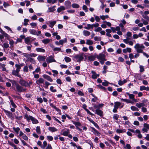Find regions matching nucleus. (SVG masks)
Masks as SVG:
<instances>
[{
  "label": "nucleus",
  "instance_id": "79ce46f5",
  "mask_svg": "<svg viewBox=\"0 0 149 149\" xmlns=\"http://www.w3.org/2000/svg\"><path fill=\"white\" fill-rule=\"evenodd\" d=\"M29 20L28 19H24V25L25 26H26L28 25V22H29Z\"/></svg>",
  "mask_w": 149,
  "mask_h": 149
},
{
  "label": "nucleus",
  "instance_id": "7ed1b4c3",
  "mask_svg": "<svg viewBox=\"0 0 149 149\" xmlns=\"http://www.w3.org/2000/svg\"><path fill=\"white\" fill-rule=\"evenodd\" d=\"M24 117L28 121L31 120L33 124H36L38 123V120L35 118L31 116H28L27 114H26L24 115Z\"/></svg>",
  "mask_w": 149,
  "mask_h": 149
},
{
  "label": "nucleus",
  "instance_id": "cd10ccee",
  "mask_svg": "<svg viewBox=\"0 0 149 149\" xmlns=\"http://www.w3.org/2000/svg\"><path fill=\"white\" fill-rule=\"evenodd\" d=\"M141 14L142 16V17L145 19L147 20L148 21H149V17L147 15H145L144 14H143V12H142V13Z\"/></svg>",
  "mask_w": 149,
  "mask_h": 149
},
{
  "label": "nucleus",
  "instance_id": "49530a36",
  "mask_svg": "<svg viewBox=\"0 0 149 149\" xmlns=\"http://www.w3.org/2000/svg\"><path fill=\"white\" fill-rule=\"evenodd\" d=\"M109 83L106 80H104V82L102 83V85L105 86H107L108 85Z\"/></svg>",
  "mask_w": 149,
  "mask_h": 149
},
{
  "label": "nucleus",
  "instance_id": "3c124183",
  "mask_svg": "<svg viewBox=\"0 0 149 149\" xmlns=\"http://www.w3.org/2000/svg\"><path fill=\"white\" fill-rule=\"evenodd\" d=\"M29 69L27 66H25L23 68V71L25 72H27L28 71Z\"/></svg>",
  "mask_w": 149,
  "mask_h": 149
},
{
  "label": "nucleus",
  "instance_id": "e2e57ef3",
  "mask_svg": "<svg viewBox=\"0 0 149 149\" xmlns=\"http://www.w3.org/2000/svg\"><path fill=\"white\" fill-rule=\"evenodd\" d=\"M45 87L46 88H47L48 86H49L51 84L49 83L47 81H46L45 82Z\"/></svg>",
  "mask_w": 149,
  "mask_h": 149
},
{
  "label": "nucleus",
  "instance_id": "39448f33",
  "mask_svg": "<svg viewBox=\"0 0 149 149\" xmlns=\"http://www.w3.org/2000/svg\"><path fill=\"white\" fill-rule=\"evenodd\" d=\"M84 54L81 53L74 56V58L78 59L77 61L78 62H80L84 59Z\"/></svg>",
  "mask_w": 149,
  "mask_h": 149
},
{
  "label": "nucleus",
  "instance_id": "c9c22d12",
  "mask_svg": "<svg viewBox=\"0 0 149 149\" xmlns=\"http://www.w3.org/2000/svg\"><path fill=\"white\" fill-rule=\"evenodd\" d=\"M88 59L90 61H93L95 60V57L93 56H91L88 57Z\"/></svg>",
  "mask_w": 149,
  "mask_h": 149
},
{
  "label": "nucleus",
  "instance_id": "6e6d98bb",
  "mask_svg": "<svg viewBox=\"0 0 149 149\" xmlns=\"http://www.w3.org/2000/svg\"><path fill=\"white\" fill-rule=\"evenodd\" d=\"M50 90L52 92H55L56 91V89H54V87L52 86H51L50 87Z\"/></svg>",
  "mask_w": 149,
  "mask_h": 149
},
{
  "label": "nucleus",
  "instance_id": "9b49d317",
  "mask_svg": "<svg viewBox=\"0 0 149 149\" xmlns=\"http://www.w3.org/2000/svg\"><path fill=\"white\" fill-rule=\"evenodd\" d=\"M44 81V80L42 78H40L36 80V83L37 84L39 85L43 83Z\"/></svg>",
  "mask_w": 149,
  "mask_h": 149
},
{
  "label": "nucleus",
  "instance_id": "680f3d73",
  "mask_svg": "<svg viewBox=\"0 0 149 149\" xmlns=\"http://www.w3.org/2000/svg\"><path fill=\"white\" fill-rule=\"evenodd\" d=\"M10 81L13 84V85H15V86H16L17 84H18L16 83V81L14 80H10Z\"/></svg>",
  "mask_w": 149,
  "mask_h": 149
},
{
  "label": "nucleus",
  "instance_id": "f3484780",
  "mask_svg": "<svg viewBox=\"0 0 149 149\" xmlns=\"http://www.w3.org/2000/svg\"><path fill=\"white\" fill-rule=\"evenodd\" d=\"M83 34L84 36H88L90 35L91 33L88 31L84 30L83 31Z\"/></svg>",
  "mask_w": 149,
  "mask_h": 149
},
{
  "label": "nucleus",
  "instance_id": "e433bc0d",
  "mask_svg": "<svg viewBox=\"0 0 149 149\" xmlns=\"http://www.w3.org/2000/svg\"><path fill=\"white\" fill-rule=\"evenodd\" d=\"M64 59L65 62L67 63L70 62L71 61V58L67 56H65L64 58Z\"/></svg>",
  "mask_w": 149,
  "mask_h": 149
},
{
  "label": "nucleus",
  "instance_id": "6e6552de",
  "mask_svg": "<svg viewBox=\"0 0 149 149\" xmlns=\"http://www.w3.org/2000/svg\"><path fill=\"white\" fill-rule=\"evenodd\" d=\"M97 58L100 60H104L105 61L107 60L105 58L106 56L104 54L101 53L100 54L98 55H97L96 56Z\"/></svg>",
  "mask_w": 149,
  "mask_h": 149
},
{
  "label": "nucleus",
  "instance_id": "5701e85b",
  "mask_svg": "<svg viewBox=\"0 0 149 149\" xmlns=\"http://www.w3.org/2000/svg\"><path fill=\"white\" fill-rule=\"evenodd\" d=\"M86 44L88 45H91L93 44V42L90 40H86Z\"/></svg>",
  "mask_w": 149,
  "mask_h": 149
},
{
  "label": "nucleus",
  "instance_id": "423d86ee",
  "mask_svg": "<svg viewBox=\"0 0 149 149\" xmlns=\"http://www.w3.org/2000/svg\"><path fill=\"white\" fill-rule=\"evenodd\" d=\"M114 108L113 110V113H116L117 112V109L121 105V103L119 102H114Z\"/></svg>",
  "mask_w": 149,
  "mask_h": 149
},
{
  "label": "nucleus",
  "instance_id": "412c9836",
  "mask_svg": "<svg viewBox=\"0 0 149 149\" xmlns=\"http://www.w3.org/2000/svg\"><path fill=\"white\" fill-rule=\"evenodd\" d=\"M67 39L66 38H64L63 40H60L59 41L60 45H63L64 42H66Z\"/></svg>",
  "mask_w": 149,
  "mask_h": 149
},
{
  "label": "nucleus",
  "instance_id": "b1692460",
  "mask_svg": "<svg viewBox=\"0 0 149 149\" xmlns=\"http://www.w3.org/2000/svg\"><path fill=\"white\" fill-rule=\"evenodd\" d=\"M31 38L30 37H27L25 38L24 41L25 43L28 44L29 42L31 41Z\"/></svg>",
  "mask_w": 149,
  "mask_h": 149
},
{
  "label": "nucleus",
  "instance_id": "603ef678",
  "mask_svg": "<svg viewBox=\"0 0 149 149\" xmlns=\"http://www.w3.org/2000/svg\"><path fill=\"white\" fill-rule=\"evenodd\" d=\"M139 68L140 69V72H143L144 71V67L142 65H140Z\"/></svg>",
  "mask_w": 149,
  "mask_h": 149
},
{
  "label": "nucleus",
  "instance_id": "c85d7f7f",
  "mask_svg": "<svg viewBox=\"0 0 149 149\" xmlns=\"http://www.w3.org/2000/svg\"><path fill=\"white\" fill-rule=\"evenodd\" d=\"M50 40L52 41V40L48 39H46L42 40V42L44 44H46L49 42Z\"/></svg>",
  "mask_w": 149,
  "mask_h": 149
},
{
  "label": "nucleus",
  "instance_id": "a18cd8bd",
  "mask_svg": "<svg viewBox=\"0 0 149 149\" xmlns=\"http://www.w3.org/2000/svg\"><path fill=\"white\" fill-rule=\"evenodd\" d=\"M83 9L84 10L85 12H87L88 11V9L87 6L85 5H84L82 7Z\"/></svg>",
  "mask_w": 149,
  "mask_h": 149
},
{
  "label": "nucleus",
  "instance_id": "338daca9",
  "mask_svg": "<svg viewBox=\"0 0 149 149\" xmlns=\"http://www.w3.org/2000/svg\"><path fill=\"white\" fill-rule=\"evenodd\" d=\"M22 137L23 139L26 141H27L28 140V138L25 134H24L22 136Z\"/></svg>",
  "mask_w": 149,
  "mask_h": 149
},
{
  "label": "nucleus",
  "instance_id": "58836bf2",
  "mask_svg": "<svg viewBox=\"0 0 149 149\" xmlns=\"http://www.w3.org/2000/svg\"><path fill=\"white\" fill-rule=\"evenodd\" d=\"M13 129L14 131L17 134L19 132L20 130V128L19 127L15 128V127H13Z\"/></svg>",
  "mask_w": 149,
  "mask_h": 149
},
{
  "label": "nucleus",
  "instance_id": "a19ab883",
  "mask_svg": "<svg viewBox=\"0 0 149 149\" xmlns=\"http://www.w3.org/2000/svg\"><path fill=\"white\" fill-rule=\"evenodd\" d=\"M10 101L11 103V104L12 106L14 108H16L17 107V106L14 103V102H13V101L12 100H10Z\"/></svg>",
  "mask_w": 149,
  "mask_h": 149
},
{
  "label": "nucleus",
  "instance_id": "de8ad7c7",
  "mask_svg": "<svg viewBox=\"0 0 149 149\" xmlns=\"http://www.w3.org/2000/svg\"><path fill=\"white\" fill-rule=\"evenodd\" d=\"M119 117V115L117 114H114L113 116V118L116 120H118Z\"/></svg>",
  "mask_w": 149,
  "mask_h": 149
},
{
  "label": "nucleus",
  "instance_id": "c756f323",
  "mask_svg": "<svg viewBox=\"0 0 149 149\" xmlns=\"http://www.w3.org/2000/svg\"><path fill=\"white\" fill-rule=\"evenodd\" d=\"M126 93L129 96L130 99L132 100L134 97V95L132 94H130L128 93Z\"/></svg>",
  "mask_w": 149,
  "mask_h": 149
},
{
  "label": "nucleus",
  "instance_id": "4d7b16f0",
  "mask_svg": "<svg viewBox=\"0 0 149 149\" xmlns=\"http://www.w3.org/2000/svg\"><path fill=\"white\" fill-rule=\"evenodd\" d=\"M142 21L143 24L145 25H147L148 24V22L143 19H142Z\"/></svg>",
  "mask_w": 149,
  "mask_h": 149
},
{
  "label": "nucleus",
  "instance_id": "2eb2a0df",
  "mask_svg": "<svg viewBox=\"0 0 149 149\" xmlns=\"http://www.w3.org/2000/svg\"><path fill=\"white\" fill-rule=\"evenodd\" d=\"M29 32L30 33L34 35H36L38 36V34H37L36 31L35 30L33 29H31L29 30Z\"/></svg>",
  "mask_w": 149,
  "mask_h": 149
},
{
  "label": "nucleus",
  "instance_id": "864d4df0",
  "mask_svg": "<svg viewBox=\"0 0 149 149\" xmlns=\"http://www.w3.org/2000/svg\"><path fill=\"white\" fill-rule=\"evenodd\" d=\"M53 50L54 52L56 51H61V49L59 47H54L53 49Z\"/></svg>",
  "mask_w": 149,
  "mask_h": 149
},
{
  "label": "nucleus",
  "instance_id": "f8f14e48",
  "mask_svg": "<svg viewBox=\"0 0 149 149\" xmlns=\"http://www.w3.org/2000/svg\"><path fill=\"white\" fill-rule=\"evenodd\" d=\"M91 72L93 74L92 75V78L93 79H96L98 77H99V74H97L95 71H92Z\"/></svg>",
  "mask_w": 149,
  "mask_h": 149
},
{
  "label": "nucleus",
  "instance_id": "09e8293b",
  "mask_svg": "<svg viewBox=\"0 0 149 149\" xmlns=\"http://www.w3.org/2000/svg\"><path fill=\"white\" fill-rule=\"evenodd\" d=\"M94 16L95 17V20L96 22H99L100 21V19L99 16L95 15H94Z\"/></svg>",
  "mask_w": 149,
  "mask_h": 149
},
{
  "label": "nucleus",
  "instance_id": "aec40b11",
  "mask_svg": "<svg viewBox=\"0 0 149 149\" xmlns=\"http://www.w3.org/2000/svg\"><path fill=\"white\" fill-rule=\"evenodd\" d=\"M69 133L70 132L69 130L67 129L66 130L64 131L61 134L65 136H67Z\"/></svg>",
  "mask_w": 149,
  "mask_h": 149
},
{
  "label": "nucleus",
  "instance_id": "473e14b6",
  "mask_svg": "<svg viewBox=\"0 0 149 149\" xmlns=\"http://www.w3.org/2000/svg\"><path fill=\"white\" fill-rule=\"evenodd\" d=\"M131 109L132 110L134 111H138L139 110V109L138 108L134 106H131Z\"/></svg>",
  "mask_w": 149,
  "mask_h": 149
},
{
  "label": "nucleus",
  "instance_id": "bf43d9fd",
  "mask_svg": "<svg viewBox=\"0 0 149 149\" xmlns=\"http://www.w3.org/2000/svg\"><path fill=\"white\" fill-rule=\"evenodd\" d=\"M37 24L36 23L32 22L30 24V25L33 27L37 26Z\"/></svg>",
  "mask_w": 149,
  "mask_h": 149
},
{
  "label": "nucleus",
  "instance_id": "393cba45",
  "mask_svg": "<svg viewBox=\"0 0 149 149\" xmlns=\"http://www.w3.org/2000/svg\"><path fill=\"white\" fill-rule=\"evenodd\" d=\"M51 132H54L57 131V129L54 127H49L48 129Z\"/></svg>",
  "mask_w": 149,
  "mask_h": 149
},
{
  "label": "nucleus",
  "instance_id": "a211bd4d",
  "mask_svg": "<svg viewBox=\"0 0 149 149\" xmlns=\"http://www.w3.org/2000/svg\"><path fill=\"white\" fill-rule=\"evenodd\" d=\"M36 50L37 52L44 53L45 52V50L42 48H37L36 49Z\"/></svg>",
  "mask_w": 149,
  "mask_h": 149
},
{
  "label": "nucleus",
  "instance_id": "f257e3e1",
  "mask_svg": "<svg viewBox=\"0 0 149 149\" xmlns=\"http://www.w3.org/2000/svg\"><path fill=\"white\" fill-rule=\"evenodd\" d=\"M19 84L22 86H23L30 87L33 84V82L31 81H29V82L22 79H20L19 81Z\"/></svg>",
  "mask_w": 149,
  "mask_h": 149
},
{
  "label": "nucleus",
  "instance_id": "69168bd1",
  "mask_svg": "<svg viewBox=\"0 0 149 149\" xmlns=\"http://www.w3.org/2000/svg\"><path fill=\"white\" fill-rule=\"evenodd\" d=\"M144 127L147 129H149V124L146 123H144L143 124Z\"/></svg>",
  "mask_w": 149,
  "mask_h": 149
},
{
  "label": "nucleus",
  "instance_id": "13d9d810",
  "mask_svg": "<svg viewBox=\"0 0 149 149\" xmlns=\"http://www.w3.org/2000/svg\"><path fill=\"white\" fill-rule=\"evenodd\" d=\"M91 24H87V26L84 27V28L86 29L89 30L91 29Z\"/></svg>",
  "mask_w": 149,
  "mask_h": 149
},
{
  "label": "nucleus",
  "instance_id": "4be33fe9",
  "mask_svg": "<svg viewBox=\"0 0 149 149\" xmlns=\"http://www.w3.org/2000/svg\"><path fill=\"white\" fill-rule=\"evenodd\" d=\"M92 130L93 131V133L95 135L97 136H99L100 134V133L94 128H92Z\"/></svg>",
  "mask_w": 149,
  "mask_h": 149
},
{
  "label": "nucleus",
  "instance_id": "f704fd0d",
  "mask_svg": "<svg viewBox=\"0 0 149 149\" xmlns=\"http://www.w3.org/2000/svg\"><path fill=\"white\" fill-rule=\"evenodd\" d=\"M15 66L16 68V70L18 71L19 72L21 68V66L20 65H18L17 64H16L15 65Z\"/></svg>",
  "mask_w": 149,
  "mask_h": 149
},
{
  "label": "nucleus",
  "instance_id": "bb28decb",
  "mask_svg": "<svg viewBox=\"0 0 149 149\" xmlns=\"http://www.w3.org/2000/svg\"><path fill=\"white\" fill-rule=\"evenodd\" d=\"M65 4L66 6L69 7L71 5V3L69 1H67L65 2Z\"/></svg>",
  "mask_w": 149,
  "mask_h": 149
},
{
  "label": "nucleus",
  "instance_id": "c03bdc74",
  "mask_svg": "<svg viewBox=\"0 0 149 149\" xmlns=\"http://www.w3.org/2000/svg\"><path fill=\"white\" fill-rule=\"evenodd\" d=\"M43 146H41V147L42 148L44 149L45 147L47 146V142L46 141H44L43 142Z\"/></svg>",
  "mask_w": 149,
  "mask_h": 149
},
{
  "label": "nucleus",
  "instance_id": "7c9ffc66",
  "mask_svg": "<svg viewBox=\"0 0 149 149\" xmlns=\"http://www.w3.org/2000/svg\"><path fill=\"white\" fill-rule=\"evenodd\" d=\"M6 65L4 64H2L0 63V68H2V70L5 71L6 70V68H5Z\"/></svg>",
  "mask_w": 149,
  "mask_h": 149
},
{
  "label": "nucleus",
  "instance_id": "0e129e2a",
  "mask_svg": "<svg viewBox=\"0 0 149 149\" xmlns=\"http://www.w3.org/2000/svg\"><path fill=\"white\" fill-rule=\"evenodd\" d=\"M2 35L5 37L7 38L8 39L9 38V36L5 32H4V33Z\"/></svg>",
  "mask_w": 149,
  "mask_h": 149
},
{
  "label": "nucleus",
  "instance_id": "20e7f679",
  "mask_svg": "<svg viewBox=\"0 0 149 149\" xmlns=\"http://www.w3.org/2000/svg\"><path fill=\"white\" fill-rule=\"evenodd\" d=\"M16 87L17 91L20 92H26L27 90L26 88H23L22 86H20L18 84L16 85Z\"/></svg>",
  "mask_w": 149,
  "mask_h": 149
},
{
  "label": "nucleus",
  "instance_id": "ea45409f",
  "mask_svg": "<svg viewBox=\"0 0 149 149\" xmlns=\"http://www.w3.org/2000/svg\"><path fill=\"white\" fill-rule=\"evenodd\" d=\"M74 124L77 127V126H80L81 125V123L79 122H74L72 121Z\"/></svg>",
  "mask_w": 149,
  "mask_h": 149
},
{
  "label": "nucleus",
  "instance_id": "0eeeda50",
  "mask_svg": "<svg viewBox=\"0 0 149 149\" xmlns=\"http://www.w3.org/2000/svg\"><path fill=\"white\" fill-rule=\"evenodd\" d=\"M4 111L6 115L11 120H13L14 119V116L13 114L10 111L4 110Z\"/></svg>",
  "mask_w": 149,
  "mask_h": 149
},
{
  "label": "nucleus",
  "instance_id": "6ab92c4d",
  "mask_svg": "<svg viewBox=\"0 0 149 149\" xmlns=\"http://www.w3.org/2000/svg\"><path fill=\"white\" fill-rule=\"evenodd\" d=\"M65 10V8L64 6H61L60 7L58 8L57 10V11L58 12L60 13L62 10Z\"/></svg>",
  "mask_w": 149,
  "mask_h": 149
},
{
  "label": "nucleus",
  "instance_id": "f03ea898",
  "mask_svg": "<svg viewBox=\"0 0 149 149\" xmlns=\"http://www.w3.org/2000/svg\"><path fill=\"white\" fill-rule=\"evenodd\" d=\"M134 48L136 50L137 53H143V49L145 48V47L143 45H140L139 44L137 43L134 46Z\"/></svg>",
  "mask_w": 149,
  "mask_h": 149
},
{
  "label": "nucleus",
  "instance_id": "1a4fd4ad",
  "mask_svg": "<svg viewBox=\"0 0 149 149\" xmlns=\"http://www.w3.org/2000/svg\"><path fill=\"white\" fill-rule=\"evenodd\" d=\"M46 61L48 63L53 62H56V61L54 58V57L52 56L48 57L47 58Z\"/></svg>",
  "mask_w": 149,
  "mask_h": 149
},
{
  "label": "nucleus",
  "instance_id": "052dcab7",
  "mask_svg": "<svg viewBox=\"0 0 149 149\" xmlns=\"http://www.w3.org/2000/svg\"><path fill=\"white\" fill-rule=\"evenodd\" d=\"M97 86L100 88L102 89H103V90H104V91H105L106 90V89L105 88L102 86L101 85H97Z\"/></svg>",
  "mask_w": 149,
  "mask_h": 149
},
{
  "label": "nucleus",
  "instance_id": "8fccbe9b",
  "mask_svg": "<svg viewBox=\"0 0 149 149\" xmlns=\"http://www.w3.org/2000/svg\"><path fill=\"white\" fill-rule=\"evenodd\" d=\"M28 60L31 63H35V61L34 59L30 57L28 59Z\"/></svg>",
  "mask_w": 149,
  "mask_h": 149
},
{
  "label": "nucleus",
  "instance_id": "72a5a7b5",
  "mask_svg": "<svg viewBox=\"0 0 149 149\" xmlns=\"http://www.w3.org/2000/svg\"><path fill=\"white\" fill-rule=\"evenodd\" d=\"M55 10V9L54 8H53L52 7H49L48 8V9L47 11V12H52L54 11Z\"/></svg>",
  "mask_w": 149,
  "mask_h": 149
},
{
  "label": "nucleus",
  "instance_id": "2f4dec72",
  "mask_svg": "<svg viewBox=\"0 0 149 149\" xmlns=\"http://www.w3.org/2000/svg\"><path fill=\"white\" fill-rule=\"evenodd\" d=\"M72 8H78L79 7V4L75 3L72 4Z\"/></svg>",
  "mask_w": 149,
  "mask_h": 149
},
{
  "label": "nucleus",
  "instance_id": "ddd939ff",
  "mask_svg": "<svg viewBox=\"0 0 149 149\" xmlns=\"http://www.w3.org/2000/svg\"><path fill=\"white\" fill-rule=\"evenodd\" d=\"M42 76L44 78L50 82H52L53 81L52 79L48 75L46 74H44Z\"/></svg>",
  "mask_w": 149,
  "mask_h": 149
},
{
  "label": "nucleus",
  "instance_id": "4c0bfd02",
  "mask_svg": "<svg viewBox=\"0 0 149 149\" xmlns=\"http://www.w3.org/2000/svg\"><path fill=\"white\" fill-rule=\"evenodd\" d=\"M36 132L38 134L41 133L40 127L39 126H37L36 128Z\"/></svg>",
  "mask_w": 149,
  "mask_h": 149
},
{
  "label": "nucleus",
  "instance_id": "dca6fc26",
  "mask_svg": "<svg viewBox=\"0 0 149 149\" xmlns=\"http://www.w3.org/2000/svg\"><path fill=\"white\" fill-rule=\"evenodd\" d=\"M95 113L97 114L98 115L102 116L103 115V112L102 111L99 109H96L95 110Z\"/></svg>",
  "mask_w": 149,
  "mask_h": 149
},
{
  "label": "nucleus",
  "instance_id": "a878e982",
  "mask_svg": "<svg viewBox=\"0 0 149 149\" xmlns=\"http://www.w3.org/2000/svg\"><path fill=\"white\" fill-rule=\"evenodd\" d=\"M136 106L139 108H140L141 107H143L145 106V104L143 103H137Z\"/></svg>",
  "mask_w": 149,
  "mask_h": 149
},
{
  "label": "nucleus",
  "instance_id": "5fc2aeb1",
  "mask_svg": "<svg viewBox=\"0 0 149 149\" xmlns=\"http://www.w3.org/2000/svg\"><path fill=\"white\" fill-rule=\"evenodd\" d=\"M19 72L16 70H13L12 71V74L13 75H16L18 73H19Z\"/></svg>",
  "mask_w": 149,
  "mask_h": 149
},
{
  "label": "nucleus",
  "instance_id": "774afa93",
  "mask_svg": "<svg viewBox=\"0 0 149 149\" xmlns=\"http://www.w3.org/2000/svg\"><path fill=\"white\" fill-rule=\"evenodd\" d=\"M3 6H4V7L6 8L7 6H9L10 5L8 3H6L5 2H3Z\"/></svg>",
  "mask_w": 149,
  "mask_h": 149
},
{
  "label": "nucleus",
  "instance_id": "9d476101",
  "mask_svg": "<svg viewBox=\"0 0 149 149\" xmlns=\"http://www.w3.org/2000/svg\"><path fill=\"white\" fill-rule=\"evenodd\" d=\"M56 23V21H49L47 22L46 24L49 25L51 28H53L54 25Z\"/></svg>",
  "mask_w": 149,
  "mask_h": 149
},
{
  "label": "nucleus",
  "instance_id": "37998d69",
  "mask_svg": "<svg viewBox=\"0 0 149 149\" xmlns=\"http://www.w3.org/2000/svg\"><path fill=\"white\" fill-rule=\"evenodd\" d=\"M100 18L102 20H104L106 18H109V16L108 15H102L100 16Z\"/></svg>",
  "mask_w": 149,
  "mask_h": 149
},
{
  "label": "nucleus",
  "instance_id": "4468645a",
  "mask_svg": "<svg viewBox=\"0 0 149 149\" xmlns=\"http://www.w3.org/2000/svg\"><path fill=\"white\" fill-rule=\"evenodd\" d=\"M37 59L39 61H45V56L39 55Z\"/></svg>",
  "mask_w": 149,
  "mask_h": 149
}]
</instances>
